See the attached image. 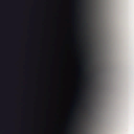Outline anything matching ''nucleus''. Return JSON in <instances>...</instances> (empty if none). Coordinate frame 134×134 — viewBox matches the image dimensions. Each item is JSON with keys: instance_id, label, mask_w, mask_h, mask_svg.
<instances>
[{"instance_id": "f257e3e1", "label": "nucleus", "mask_w": 134, "mask_h": 134, "mask_svg": "<svg viewBox=\"0 0 134 134\" xmlns=\"http://www.w3.org/2000/svg\"><path fill=\"white\" fill-rule=\"evenodd\" d=\"M89 86H90L91 85L90 84H89L88 85Z\"/></svg>"}]
</instances>
